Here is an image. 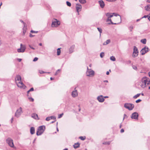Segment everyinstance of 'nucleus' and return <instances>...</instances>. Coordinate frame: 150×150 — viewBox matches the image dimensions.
Here are the masks:
<instances>
[{
	"label": "nucleus",
	"instance_id": "nucleus-1",
	"mask_svg": "<svg viewBox=\"0 0 150 150\" xmlns=\"http://www.w3.org/2000/svg\"><path fill=\"white\" fill-rule=\"evenodd\" d=\"M21 77L20 75H17L15 78L16 83L18 87L23 89H25L26 86L21 81Z\"/></svg>",
	"mask_w": 150,
	"mask_h": 150
},
{
	"label": "nucleus",
	"instance_id": "nucleus-2",
	"mask_svg": "<svg viewBox=\"0 0 150 150\" xmlns=\"http://www.w3.org/2000/svg\"><path fill=\"white\" fill-rule=\"evenodd\" d=\"M148 77L146 76L143 77L139 85L142 88H144L146 87L147 85Z\"/></svg>",
	"mask_w": 150,
	"mask_h": 150
},
{
	"label": "nucleus",
	"instance_id": "nucleus-3",
	"mask_svg": "<svg viewBox=\"0 0 150 150\" xmlns=\"http://www.w3.org/2000/svg\"><path fill=\"white\" fill-rule=\"evenodd\" d=\"M45 129V127L44 125L40 126L38 128L36 132V134L38 136L41 135L44 132Z\"/></svg>",
	"mask_w": 150,
	"mask_h": 150
},
{
	"label": "nucleus",
	"instance_id": "nucleus-4",
	"mask_svg": "<svg viewBox=\"0 0 150 150\" xmlns=\"http://www.w3.org/2000/svg\"><path fill=\"white\" fill-rule=\"evenodd\" d=\"M94 71L91 69H89L87 67V70L86 73V76L89 77H93L94 75Z\"/></svg>",
	"mask_w": 150,
	"mask_h": 150
},
{
	"label": "nucleus",
	"instance_id": "nucleus-5",
	"mask_svg": "<svg viewBox=\"0 0 150 150\" xmlns=\"http://www.w3.org/2000/svg\"><path fill=\"white\" fill-rule=\"evenodd\" d=\"M124 107L129 110H132L134 107L133 104L129 103H125L124 104Z\"/></svg>",
	"mask_w": 150,
	"mask_h": 150
},
{
	"label": "nucleus",
	"instance_id": "nucleus-6",
	"mask_svg": "<svg viewBox=\"0 0 150 150\" xmlns=\"http://www.w3.org/2000/svg\"><path fill=\"white\" fill-rule=\"evenodd\" d=\"M60 24V23L58 20L56 19H54L52 21L51 26L52 27H56Z\"/></svg>",
	"mask_w": 150,
	"mask_h": 150
},
{
	"label": "nucleus",
	"instance_id": "nucleus-7",
	"mask_svg": "<svg viewBox=\"0 0 150 150\" xmlns=\"http://www.w3.org/2000/svg\"><path fill=\"white\" fill-rule=\"evenodd\" d=\"M6 141L7 143L12 148L14 147L13 141L11 138L10 137L6 139Z\"/></svg>",
	"mask_w": 150,
	"mask_h": 150
},
{
	"label": "nucleus",
	"instance_id": "nucleus-8",
	"mask_svg": "<svg viewBox=\"0 0 150 150\" xmlns=\"http://www.w3.org/2000/svg\"><path fill=\"white\" fill-rule=\"evenodd\" d=\"M138 50L137 48L135 46L134 47L133 52V53L132 57H137L138 54Z\"/></svg>",
	"mask_w": 150,
	"mask_h": 150
},
{
	"label": "nucleus",
	"instance_id": "nucleus-9",
	"mask_svg": "<svg viewBox=\"0 0 150 150\" xmlns=\"http://www.w3.org/2000/svg\"><path fill=\"white\" fill-rule=\"evenodd\" d=\"M21 47L20 48L17 50V51L18 52H23L26 49V47L25 45H23L22 44L20 45Z\"/></svg>",
	"mask_w": 150,
	"mask_h": 150
},
{
	"label": "nucleus",
	"instance_id": "nucleus-10",
	"mask_svg": "<svg viewBox=\"0 0 150 150\" xmlns=\"http://www.w3.org/2000/svg\"><path fill=\"white\" fill-rule=\"evenodd\" d=\"M21 113H22V108L21 107H20L15 112V116L17 117H18L21 115Z\"/></svg>",
	"mask_w": 150,
	"mask_h": 150
},
{
	"label": "nucleus",
	"instance_id": "nucleus-11",
	"mask_svg": "<svg viewBox=\"0 0 150 150\" xmlns=\"http://www.w3.org/2000/svg\"><path fill=\"white\" fill-rule=\"evenodd\" d=\"M71 95L73 98H75L78 96V93L76 89V87L74 88V90L71 92Z\"/></svg>",
	"mask_w": 150,
	"mask_h": 150
},
{
	"label": "nucleus",
	"instance_id": "nucleus-12",
	"mask_svg": "<svg viewBox=\"0 0 150 150\" xmlns=\"http://www.w3.org/2000/svg\"><path fill=\"white\" fill-rule=\"evenodd\" d=\"M149 50L148 47H145L141 50L140 52L142 55H144L149 51Z\"/></svg>",
	"mask_w": 150,
	"mask_h": 150
},
{
	"label": "nucleus",
	"instance_id": "nucleus-13",
	"mask_svg": "<svg viewBox=\"0 0 150 150\" xmlns=\"http://www.w3.org/2000/svg\"><path fill=\"white\" fill-rule=\"evenodd\" d=\"M138 113L137 112H135L131 115V117L132 119L138 120Z\"/></svg>",
	"mask_w": 150,
	"mask_h": 150
},
{
	"label": "nucleus",
	"instance_id": "nucleus-14",
	"mask_svg": "<svg viewBox=\"0 0 150 150\" xmlns=\"http://www.w3.org/2000/svg\"><path fill=\"white\" fill-rule=\"evenodd\" d=\"M76 11L79 14V12L80 11L82 8V6L81 4H77L76 6Z\"/></svg>",
	"mask_w": 150,
	"mask_h": 150
},
{
	"label": "nucleus",
	"instance_id": "nucleus-15",
	"mask_svg": "<svg viewBox=\"0 0 150 150\" xmlns=\"http://www.w3.org/2000/svg\"><path fill=\"white\" fill-rule=\"evenodd\" d=\"M97 99L99 102L101 103L103 102L105 100L103 96L102 95H100L98 96Z\"/></svg>",
	"mask_w": 150,
	"mask_h": 150
},
{
	"label": "nucleus",
	"instance_id": "nucleus-16",
	"mask_svg": "<svg viewBox=\"0 0 150 150\" xmlns=\"http://www.w3.org/2000/svg\"><path fill=\"white\" fill-rule=\"evenodd\" d=\"M54 119L55 120V121L56 120V117L54 116H52L50 117H47L45 120L46 121H49L51 119Z\"/></svg>",
	"mask_w": 150,
	"mask_h": 150
},
{
	"label": "nucleus",
	"instance_id": "nucleus-17",
	"mask_svg": "<svg viewBox=\"0 0 150 150\" xmlns=\"http://www.w3.org/2000/svg\"><path fill=\"white\" fill-rule=\"evenodd\" d=\"M106 21L107 22H108L109 21L110 22V23H108V24H112V25L119 24V23H113V22H112L110 18H108L106 20Z\"/></svg>",
	"mask_w": 150,
	"mask_h": 150
},
{
	"label": "nucleus",
	"instance_id": "nucleus-18",
	"mask_svg": "<svg viewBox=\"0 0 150 150\" xmlns=\"http://www.w3.org/2000/svg\"><path fill=\"white\" fill-rule=\"evenodd\" d=\"M74 47V45H73L70 47L69 49V53H71L73 52Z\"/></svg>",
	"mask_w": 150,
	"mask_h": 150
},
{
	"label": "nucleus",
	"instance_id": "nucleus-19",
	"mask_svg": "<svg viewBox=\"0 0 150 150\" xmlns=\"http://www.w3.org/2000/svg\"><path fill=\"white\" fill-rule=\"evenodd\" d=\"M113 15H114V16H120V18L118 19L119 20V22H117V23H119V24L121 22V16L118 14H117L115 13H113Z\"/></svg>",
	"mask_w": 150,
	"mask_h": 150
},
{
	"label": "nucleus",
	"instance_id": "nucleus-20",
	"mask_svg": "<svg viewBox=\"0 0 150 150\" xmlns=\"http://www.w3.org/2000/svg\"><path fill=\"white\" fill-rule=\"evenodd\" d=\"M100 7L103 8L105 6V4L103 0H100L98 1Z\"/></svg>",
	"mask_w": 150,
	"mask_h": 150
},
{
	"label": "nucleus",
	"instance_id": "nucleus-21",
	"mask_svg": "<svg viewBox=\"0 0 150 150\" xmlns=\"http://www.w3.org/2000/svg\"><path fill=\"white\" fill-rule=\"evenodd\" d=\"M108 18H111L113 16V14L111 13H107L105 14Z\"/></svg>",
	"mask_w": 150,
	"mask_h": 150
},
{
	"label": "nucleus",
	"instance_id": "nucleus-22",
	"mask_svg": "<svg viewBox=\"0 0 150 150\" xmlns=\"http://www.w3.org/2000/svg\"><path fill=\"white\" fill-rule=\"evenodd\" d=\"M31 117L32 118L35 119H39L38 115L35 113L32 114L31 115Z\"/></svg>",
	"mask_w": 150,
	"mask_h": 150
},
{
	"label": "nucleus",
	"instance_id": "nucleus-23",
	"mask_svg": "<svg viewBox=\"0 0 150 150\" xmlns=\"http://www.w3.org/2000/svg\"><path fill=\"white\" fill-rule=\"evenodd\" d=\"M80 144L78 142L75 143L73 145L75 149H76L80 146Z\"/></svg>",
	"mask_w": 150,
	"mask_h": 150
},
{
	"label": "nucleus",
	"instance_id": "nucleus-24",
	"mask_svg": "<svg viewBox=\"0 0 150 150\" xmlns=\"http://www.w3.org/2000/svg\"><path fill=\"white\" fill-rule=\"evenodd\" d=\"M35 128L33 127H31L30 129V133L31 134H33L35 133Z\"/></svg>",
	"mask_w": 150,
	"mask_h": 150
},
{
	"label": "nucleus",
	"instance_id": "nucleus-25",
	"mask_svg": "<svg viewBox=\"0 0 150 150\" xmlns=\"http://www.w3.org/2000/svg\"><path fill=\"white\" fill-rule=\"evenodd\" d=\"M145 10L147 11H150V5H147L145 7Z\"/></svg>",
	"mask_w": 150,
	"mask_h": 150
},
{
	"label": "nucleus",
	"instance_id": "nucleus-26",
	"mask_svg": "<svg viewBox=\"0 0 150 150\" xmlns=\"http://www.w3.org/2000/svg\"><path fill=\"white\" fill-rule=\"evenodd\" d=\"M110 42V40L108 39L105 42H104L103 45H106L107 44H108Z\"/></svg>",
	"mask_w": 150,
	"mask_h": 150
},
{
	"label": "nucleus",
	"instance_id": "nucleus-27",
	"mask_svg": "<svg viewBox=\"0 0 150 150\" xmlns=\"http://www.w3.org/2000/svg\"><path fill=\"white\" fill-rule=\"evenodd\" d=\"M141 42L144 44H145L146 42V39H142L141 40Z\"/></svg>",
	"mask_w": 150,
	"mask_h": 150
},
{
	"label": "nucleus",
	"instance_id": "nucleus-28",
	"mask_svg": "<svg viewBox=\"0 0 150 150\" xmlns=\"http://www.w3.org/2000/svg\"><path fill=\"white\" fill-rule=\"evenodd\" d=\"M61 48H58L57 49V55L59 56L60 55L61 53Z\"/></svg>",
	"mask_w": 150,
	"mask_h": 150
},
{
	"label": "nucleus",
	"instance_id": "nucleus-29",
	"mask_svg": "<svg viewBox=\"0 0 150 150\" xmlns=\"http://www.w3.org/2000/svg\"><path fill=\"white\" fill-rule=\"evenodd\" d=\"M79 2L82 4H84L86 3V0H79Z\"/></svg>",
	"mask_w": 150,
	"mask_h": 150
},
{
	"label": "nucleus",
	"instance_id": "nucleus-30",
	"mask_svg": "<svg viewBox=\"0 0 150 150\" xmlns=\"http://www.w3.org/2000/svg\"><path fill=\"white\" fill-rule=\"evenodd\" d=\"M110 59L113 61H115L116 60L114 56H113L110 57Z\"/></svg>",
	"mask_w": 150,
	"mask_h": 150
},
{
	"label": "nucleus",
	"instance_id": "nucleus-31",
	"mask_svg": "<svg viewBox=\"0 0 150 150\" xmlns=\"http://www.w3.org/2000/svg\"><path fill=\"white\" fill-rule=\"evenodd\" d=\"M61 69H58L57 71L56 72L55 74V75L56 76L61 71Z\"/></svg>",
	"mask_w": 150,
	"mask_h": 150
},
{
	"label": "nucleus",
	"instance_id": "nucleus-32",
	"mask_svg": "<svg viewBox=\"0 0 150 150\" xmlns=\"http://www.w3.org/2000/svg\"><path fill=\"white\" fill-rule=\"evenodd\" d=\"M140 94H141V93H138V94H137V95L134 96L133 97V98L134 99H136L139 96Z\"/></svg>",
	"mask_w": 150,
	"mask_h": 150
},
{
	"label": "nucleus",
	"instance_id": "nucleus-33",
	"mask_svg": "<svg viewBox=\"0 0 150 150\" xmlns=\"http://www.w3.org/2000/svg\"><path fill=\"white\" fill-rule=\"evenodd\" d=\"M86 137L85 136L84 137H82L81 136L79 137V138L80 139L82 140H84L86 139Z\"/></svg>",
	"mask_w": 150,
	"mask_h": 150
},
{
	"label": "nucleus",
	"instance_id": "nucleus-34",
	"mask_svg": "<svg viewBox=\"0 0 150 150\" xmlns=\"http://www.w3.org/2000/svg\"><path fill=\"white\" fill-rule=\"evenodd\" d=\"M104 55H105V54H104V53L103 52H102L100 54V57L101 58H103V56H104Z\"/></svg>",
	"mask_w": 150,
	"mask_h": 150
},
{
	"label": "nucleus",
	"instance_id": "nucleus-35",
	"mask_svg": "<svg viewBox=\"0 0 150 150\" xmlns=\"http://www.w3.org/2000/svg\"><path fill=\"white\" fill-rule=\"evenodd\" d=\"M66 4H67V6H69L70 7L71 6V3L70 2H69V1H67L66 2Z\"/></svg>",
	"mask_w": 150,
	"mask_h": 150
},
{
	"label": "nucleus",
	"instance_id": "nucleus-36",
	"mask_svg": "<svg viewBox=\"0 0 150 150\" xmlns=\"http://www.w3.org/2000/svg\"><path fill=\"white\" fill-rule=\"evenodd\" d=\"M97 29L98 30L100 33H100L102 32V29L101 28H97Z\"/></svg>",
	"mask_w": 150,
	"mask_h": 150
},
{
	"label": "nucleus",
	"instance_id": "nucleus-37",
	"mask_svg": "<svg viewBox=\"0 0 150 150\" xmlns=\"http://www.w3.org/2000/svg\"><path fill=\"white\" fill-rule=\"evenodd\" d=\"M103 144L109 145L110 144V142H104L103 143Z\"/></svg>",
	"mask_w": 150,
	"mask_h": 150
},
{
	"label": "nucleus",
	"instance_id": "nucleus-38",
	"mask_svg": "<svg viewBox=\"0 0 150 150\" xmlns=\"http://www.w3.org/2000/svg\"><path fill=\"white\" fill-rule=\"evenodd\" d=\"M63 115V113H62V114H59L58 115V118H61L62 116Z\"/></svg>",
	"mask_w": 150,
	"mask_h": 150
},
{
	"label": "nucleus",
	"instance_id": "nucleus-39",
	"mask_svg": "<svg viewBox=\"0 0 150 150\" xmlns=\"http://www.w3.org/2000/svg\"><path fill=\"white\" fill-rule=\"evenodd\" d=\"M132 67L135 70H137V67L135 65H132Z\"/></svg>",
	"mask_w": 150,
	"mask_h": 150
},
{
	"label": "nucleus",
	"instance_id": "nucleus-40",
	"mask_svg": "<svg viewBox=\"0 0 150 150\" xmlns=\"http://www.w3.org/2000/svg\"><path fill=\"white\" fill-rule=\"evenodd\" d=\"M39 72L40 74H42L45 73V72L44 71L41 70H39Z\"/></svg>",
	"mask_w": 150,
	"mask_h": 150
},
{
	"label": "nucleus",
	"instance_id": "nucleus-41",
	"mask_svg": "<svg viewBox=\"0 0 150 150\" xmlns=\"http://www.w3.org/2000/svg\"><path fill=\"white\" fill-rule=\"evenodd\" d=\"M30 32L32 33H38V31H34V30H31L30 31Z\"/></svg>",
	"mask_w": 150,
	"mask_h": 150
},
{
	"label": "nucleus",
	"instance_id": "nucleus-42",
	"mask_svg": "<svg viewBox=\"0 0 150 150\" xmlns=\"http://www.w3.org/2000/svg\"><path fill=\"white\" fill-rule=\"evenodd\" d=\"M29 99L30 100V101L31 102H33L34 101V99L31 97L29 98Z\"/></svg>",
	"mask_w": 150,
	"mask_h": 150
},
{
	"label": "nucleus",
	"instance_id": "nucleus-43",
	"mask_svg": "<svg viewBox=\"0 0 150 150\" xmlns=\"http://www.w3.org/2000/svg\"><path fill=\"white\" fill-rule=\"evenodd\" d=\"M38 57H35L34 59L33 60V61L35 62V61H37V60H38Z\"/></svg>",
	"mask_w": 150,
	"mask_h": 150
},
{
	"label": "nucleus",
	"instance_id": "nucleus-44",
	"mask_svg": "<svg viewBox=\"0 0 150 150\" xmlns=\"http://www.w3.org/2000/svg\"><path fill=\"white\" fill-rule=\"evenodd\" d=\"M28 46L31 49L33 50H35V48H34L33 47H32L30 45H28Z\"/></svg>",
	"mask_w": 150,
	"mask_h": 150
},
{
	"label": "nucleus",
	"instance_id": "nucleus-45",
	"mask_svg": "<svg viewBox=\"0 0 150 150\" xmlns=\"http://www.w3.org/2000/svg\"><path fill=\"white\" fill-rule=\"evenodd\" d=\"M142 101L141 100L139 99L136 101V103H138Z\"/></svg>",
	"mask_w": 150,
	"mask_h": 150
},
{
	"label": "nucleus",
	"instance_id": "nucleus-46",
	"mask_svg": "<svg viewBox=\"0 0 150 150\" xmlns=\"http://www.w3.org/2000/svg\"><path fill=\"white\" fill-rule=\"evenodd\" d=\"M147 81V85L150 84V79L148 78Z\"/></svg>",
	"mask_w": 150,
	"mask_h": 150
},
{
	"label": "nucleus",
	"instance_id": "nucleus-47",
	"mask_svg": "<svg viewBox=\"0 0 150 150\" xmlns=\"http://www.w3.org/2000/svg\"><path fill=\"white\" fill-rule=\"evenodd\" d=\"M20 21L21 22V23H23V25H24V26H25L26 25V23H25L23 21H22V20H20Z\"/></svg>",
	"mask_w": 150,
	"mask_h": 150
},
{
	"label": "nucleus",
	"instance_id": "nucleus-48",
	"mask_svg": "<svg viewBox=\"0 0 150 150\" xmlns=\"http://www.w3.org/2000/svg\"><path fill=\"white\" fill-rule=\"evenodd\" d=\"M34 91V88H31L29 90H28V92L33 91Z\"/></svg>",
	"mask_w": 150,
	"mask_h": 150
},
{
	"label": "nucleus",
	"instance_id": "nucleus-49",
	"mask_svg": "<svg viewBox=\"0 0 150 150\" xmlns=\"http://www.w3.org/2000/svg\"><path fill=\"white\" fill-rule=\"evenodd\" d=\"M26 32V30H24V28H23V33L24 35L25 34V33Z\"/></svg>",
	"mask_w": 150,
	"mask_h": 150
},
{
	"label": "nucleus",
	"instance_id": "nucleus-50",
	"mask_svg": "<svg viewBox=\"0 0 150 150\" xmlns=\"http://www.w3.org/2000/svg\"><path fill=\"white\" fill-rule=\"evenodd\" d=\"M149 15H145L143 17H142L141 18H148V16Z\"/></svg>",
	"mask_w": 150,
	"mask_h": 150
},
{
	"label": "nucleus",
	"instance_id": "nucleus-51",
	"mask_svg": "<svg viewBox=\"0 0 150 150\" xmlns=\"http://www.w3.org/2000/svg\"><path fill=\"white\" fill-rule=\"evenodd\" d=\"M133 28V26H131L129 28V29L130 30V31H132V30Z\"/></svg>",
	"mask_w": 150,
	"mask_h": 150
},
{
	"label": "nucleus",
	"instance_id": "nucleus-52",
	"mask_svg": "<svg viewBox=\"0 0 150 150\" xmlns=\"http://www.w3.org/2000/svg\"><path fill=\"white\" fill-rule=\"evenodd\" d=\"M17 60L18 61L20 62L21 61L22 59H21L17 58Z\"/></svg>",
	"mask_w": 150,
	"mask_h": 150
},
{
	"label": "nucleus",
	"instance_id": "nucleus-53",
	"mask_svg": "<svg viewBox=\"0 0 150 150\" xmlns=\"http://www.w3.org/2000/svg\"><path fill=\"white\" fill-rule=\"evenodd\" d=\"M116 0H106V1H109V2H112L113 1H115Z\"/></svg>",
	"mask_w": 150,
	"mask_h": 150
},
{
	"label": "nucleus",
	"instance_id": "nucleus-54",
	"mask_svg": "<svg viewBox=\"0 0 150 150\" xmlns=\"http://www.w3.org/2000/svg\"><path fill=\"white\" fill-rule=\"evenodd\" d=\"M124 130L123 129H121V130H120V132L121 133H123V132H124Z\"/></svg>",
	"mask_w": 150,
	"mask_h": 150
},
{
	"label": "nucleus",
	"instance_id": "nucleus-55",
	"mask_svg": "<svg viewBox=\"0 0 150 150\" xmlns=\"http://www.w3.org/2000/svg\"><path fill=\"white\" fill-rule=\"evenodd\" d=\"M34 36V35H32V34L30 33V37H33Z\"/></svg>",
	"mask_w": 150,
	"mask_h": 150
},
{
	"label": "nucleus",
	"instance_id": "nucleus-56",
	"mask_svg": "<svg viewBox=\"0 0 150 150\" xmlns=\"http://www.w3.org/2000/svg\"><path fill=\"white\" fill-rule=\"evenodd\" d=\"M127 117V115H126L125 114H124V118H123V120H124L125 119V117Z\"/></svg>",
	"mask_w": 150,
	"mask_h": 150
},
{
	"label": "nucleus",
	"instance_id": "nucleus-57",
	"mask_svg": "<svg viewBox=\"0 0 150 150\" xmlns=\"http://www.w3.org/2000/svg\"><path fill=\"white\" fill-rule=\"evenodd\" d=\"M23 28H24V30H26L27 28H26V25L24 26V27Z\"/></svg>",
	"mask_w": 150,
	"mask_h": 150
},
{
	"label": "nucleus",
	"instance_id": "nucleus-58",
	"mask_svg": "<svg viewBox=\"0 0 150 150\" xmlns=\"http://www.w3.org/2000/svg\"><path fill=\"white\" fill-rule=\"evenodd\" d=\"M146 2L150 3V0H146Z\"/></svg>",
	"mask_w": 150,
	"mask_h": 150
},
{
	"label": "nucleus",
	"instance_id": "nucleus-59",
	"mask_svg": "<svg viewBox=\"0 0 150 150\" xmlns=\"http://www.w3.org/2000/svg\"><path fill=\"white\" fill-rule=\"evenodd\" d=\"M106 74L107 75H108L109 74V72L108 71H107Z\"/></svg>",
	"mask_w": 150,
	"mask_h": 150
},
{
	"label": "nucleus",
	"instance_id": "nucleus-60",
	"mask_svg": "<svg viewBox=\"0 0 150 150\" xmlns=\"http://www.w3.org/2000/svg\"><path fill=\"white\" fill-rule=\"evenodd\" d=\"M103 82H108V80H104V81Z\"/></svg>",
	"mask_w": 150,
	"mask_h": 150
},
{
	"label": "nucleus",
	"instance_id": "nucleus-61",
	"mask_svg": "<svg viewBox=\"0 0 150 150\" xmlns=\"http://www.w3.org/2000/svg\"><path fill=\"white\" fill-rule=\"evenodd\" d=\"M142 18H141L140 19H138L137 20V22H138L139 21L140 19H141Z\"/></svg>",
	"mask_w": 150,
	"mask_h": 150
},
{
	"label": "nucleus",
	"instance_id": "nucleus-62",
	"mask_svg": "<svg viewBox=\"0 0 150 150\" xmlns=\"http://www.w3.org/2000/svg\"><path fill=\"white\" fill-rule=\"evenodd\" d=\"M39 45L40 46H42V43H40L39 44Z\"/></svg>",
	"mask_w": 150,
	"mask_h": 150
},
{
	"label": "nucleus",
	"instance_id": "nucleus-63",
	"mask_svg": "<svg viewBox=\"0 0 150 150\" xmlns=\"http://www.w3.org/2000/svg\"><path fill=\"white\" fill-rule=\"evenodd\" d=\"M50 79L51 80H52L54 79V78H52V77H51Z\"/></svg>",
	"mask_w": 150,
	"mask_h": 150
},
{
	"label": "nucleus",
	"instance_id": "nucleus-64",
	"mask_svg": "<svg viewBox=\"0 0 150 150\" xmlns=\"http://www.w3.org/2000/svg\"><path fill=\"white\" fill-rule=\"evenodd\" d=\"M104 98H108V96H105L104 97H103Z\"/></svg>",
	"mask_w": 150,
	"mask_h": 150
}]
</instances>
